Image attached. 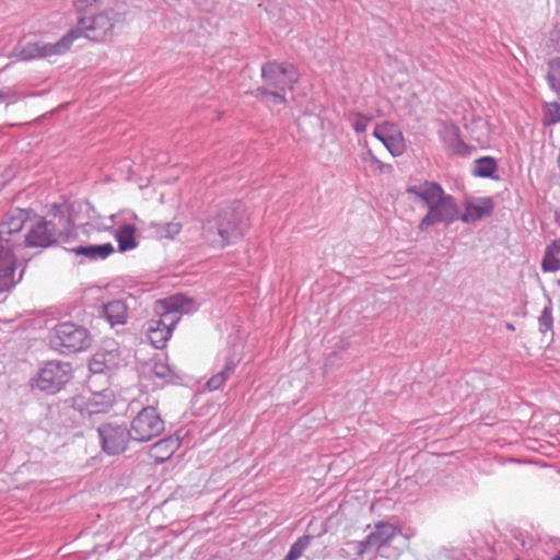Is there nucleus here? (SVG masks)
<instances>
[{"label":"nucleus","instance_id":"nucleus-1","mask_svg":"<svg viewBox=\"0 0 560 560\" xmlns=\"http://www.w3.org/2000/svg\"><path fill=\"white\" fill-rule=\"evenodd\" d=\"M260 79V85L254 91L255 97L272 105H284L287 93L294 90L300 73L291 62L268 60L261 65Z\"/></svg>","mask_w":560,"mask_h":560},{"label":"nucleus","instance_id":"nucleus-11","mask_svg":"<svg viewBox=\"0 0 560 560\" xmlns=\"http://www.w3.org/2000/svg\"><path fill=\"white\" fill-rule=\"evenodd\" d=\"M458 218V211L454 199L444 196L436 203L429 208L428 213L420 222V229L424 230L436 223H452Z\"/></svg>","mask_w":560,"mask_h":560},{"label":"nucleus","instance_id":"nucleus-8","mask_svg":"<svg viewBox=\"0 0 560 560\" xmlns=\"http://www.w3.org/2000/svg\"><path fill=\"white\" fill-rule=\"evenodd\" d=\"M27 220L24 210H16L0 223V247L21 254L23 250L21 231Z\"/></svg>","mask_w":560,"mask_h":560},{"label":"nucleus","instance_id":"nucleus-4","mask_svg":"<svg viewBox=\"0 0 560 560\" xmlns=\"http://www.w3.org/2000/svg\"><path fill=\"white\" fill-rule=\"evenodd\" d=\"M124 20V14L115 11L113 8L88 11L79 14V27L72 31L80 32V37L84 36L90 40L103 43L115 35L117 26Z\"/></svg>","mask_w":560,"mask_h":560},{"label":"nucleus","instance_id":"nucleus-15","mask_svg":"<svg viewBox=\"0 0 560 560\" xmlns=\"http://www.w3.org/2000/svg\"><path fill=\"white\" fill-rule=\"evenodd\" d=\"M115 402V395L110 388L101 392L90 393L84 397L82 409L89 415H97L108 412Z\"/></svg>","mask_w":560,"mask_h":560},{"label":"nucleus","instance_id":"nucleus-29","mask_svg":"<svg viewBox=\"0 0 560 560\" xmlns=\"http://www.w3.org/2000/svg\"><path fill=\"white\" fill-rule=\"evenodd\" d=\"M497 171L495 160L485 156L475 162L474 174L476 176L489 177Z\"/></svg>","mask_w":560,"mask_h":560},{"label":"nucleus","instance_id":"nucleus-27","mask_svg":"<svg viewBox=\"0 0 560 560\" xmlns=\"http://www.w3.org/2000/svg\"><path fill=\"white\" fill-rule=\"evenodd\" d=\"M469 133L472 140L479 144H485L490 139V127L489 124L481 119H475L468 127Z\"/></svg>","mask_w":560,"mask_h":560},{"label":"nucleus","instance_id":"nucleus-14","mask_svg":"<svg viewBox=\"0 0 560 560\" xmlns=\"http://www.w3.org/2000/svg\"><path fill=\"white\" fill-rule=\"evenodd\" d=\"M54 242V230L46 221L35 222L22 240L25 247H47Z\"/></svg>","mask_w":560,"mask_h":560},{"label":"nucleus","instance_id":"nucleus-18","mask_svg":"<svg viewBox=\"0 0 560 560\" xmlns=\"http://www.w3.org/2000/svg\"><path fill=\"white\" fill-rule=\"evenodd\" d=\"M80 38V32L69 31L55 44L37 42L38 58L60 56L70 50L74 40Z\"/></svg>","mask_w":560,"mask_h":560},{"label":"nucleus","instance_id":"nucleus-19","mask_svg":"<svg viewBox=\"0 0 560 560\" xmlns=\"http://www.w3.org/2000/svg\"><path fill=\"white\" fill-rule=\"evenodd\" d=\"M180 445L182 435L179 432H176L175 434L154 443L150 448L149 455L156 463H163L171 458L172 455L180 447Z\"/></svg>","mask_w":560,"mask_h":560},{"label":"nucleus","instance_id":"nucleus-16","mask_svg":"<svg viewBox=\"0 0 560 560\" xmlns=\"http://www.w3.org/2000/svg\"><path fill=\"white\" fill-rule=\"evenodd\" d=\"M121 357L118 349L97 351L90 360V371L95 374L113 372L119 368Z\"/></svg>","mask_w":560,"mask_h":560},{"label":"nucleus","instance_id":"nucleus-28","mask_svg":"<svg viewBox=\"0 0 560 560\" xmlns=\"http://www.w3.org/2000/svg\"><path fill=\"white\" fill-rule=\"evenodd\" d=\"M546 80L550 89L560 95V56L547 62Z\"/></svg>","mask_w":560,"mask_h":560},{"label":"nucleus","instance_id":"nucleus-39","mask_svg":"<svg viewBox=\"0 0 560 560\" xmlns=\"http://www.w3.org/2000/svg\"><path fill=\"white\" fill-rule=\"evenodd\" d=\"M508 328L511 329V330H514V327L511 324L508 325Z\"/></svg>","mask_w":560,"mask_h":560},{"label":"nucleus","instance_id":"nucleus-32","mask_svg":"<svg viewBox=\"0 0 560 560\" xmlns=\"http://www.w3.org/2000/svg\"><path fill=\"white\" fill-rule=\"evenodd\" d=\"M182 231V223L178 221H171L160 226L159 234L163 238L173 240Z\"/></svg>","mask_w":560,"mask_h":560},{"label":"nucleus","instance_id":"nucleus-38","mask_svg":"<svg viewBox=\"0 0 560 560\" xmlns=\"http://www.w3.org/2000/svg\"><path fill=\"white\" fill-rule=\"evenodd\" d=\"M552 560H560V551L552 558Z\"/></svg>","mask_w":560,"mask_h":560},{"label":"nucleus","instance_id":"nucleus-12","mask_svg":"<svg viewBox=\"0 0 560 560\" xmlns=\"http://www.w3.org/2000/svg\"><path fill=\"white\" fill-rule=\"evenodd\" d=\"M373 136L380 140L393 156L401 155L406 150L405 140L399 128L393 122L377 124Z\"/></svg>","mask_w":560,"mask_h":560},{"label":"nucleus","instance_id":"nucleus-24","mask_svg":"<svg viewBox=\"0 0 560 560\" xmlns=\"http://www.w3.org/2000/svg\"><path fill=\"white\" fill-rule=\"evenodd\" d=\"M104 314L112 326L121 325L127 320L128 308L122 301L116 300L104 306Z\"/></svg>","mask_w":560,"mask_h":560},{"label":"nucleus","instance_id":"nucleus-20","mask_svg":"<svg viewBox=\"0 0 560 560\" xmlns=\"http://www.w3.org/2000/svg\"><path fill=\"white\" fill-rule=\"evenodd\" d=\"M439 135L444 142L445 150L453 154L464 152L465 143L460 139L459 128L450 122H443L439 130Z\"/></svg>","mask_w":560,"mask_h":560},{"label":"nucleus","instance_id":"nucleus-30","mask_svg":"<svg viewBox=\"0 0 560 560\" xmlns=\"http://www.w3.org/2000/svg\"><path fill=\"white\" fill-rule=\"evenodd\" d=\"M542 124L546 126L560 122V102H550L544 105Z\"/></svg>","mask_w":560,"mask_h":560},{"label":"nucleus","instance_id":"nucleus-40","mask_svg":"<svg viewBox=\"0 0 560 560\" xmlns=\"http://www.w3.org/2000/svg\"><path fill=\"white\" fill-rule=\"evenodd\" d=\"M558 284H559V287H560V279L558 280Z\"/></svg>","mask_w":560,"mask_h":560},{"label":"nucleus","instance_id":"nucleus-31","mask_svg":"<svg viewBox=\"0 0 560 560\" xmlns=\"http://www.w3.org/2000/svg\"><path fill=\"white\" fill-rule=\"evenodd\" d=\"M312 537L304 535L296 539V541L290 547L288 555L284 560H296L299 559L304 550L310 546Z\"/></svg>","mask_w":560,"mask_h":560},{"label":"nucleus","instance_id":"nucleus-21","mask_svg":"<svg viewBox=\"0 0 560 560\" xmlns=\"http://www.w3.org/2000/svg\"><path fill=\"white\" fill-rule=\"evenodd\" d=\"M407 192L421 199L429 206V208L445 196L443 189L438 184L429 182L410 186L407 188Z\"/></svg>","mask_w":560,"mask_h":560},{"label":"nucleus","instance_id":"nucleus-17","mask_svg":"<svg viewBox=\"0 0 560 560\" xmlns=\"http://www.w3.org/2000/svg\"><path fill=\"white\" fill-rule=\"evenodd\" d=\"M21 254L0 247V292L10 289L14 283L16 259Z\"/></svg>","mask_w":560,"mask_h":560},{"label":"nucleus","instance_id":"nucleus-33","mask_svg":"<svg viewBox=\"0 0 560 560\" xmlns=\"http://www.w3.org/2000/svg\"><path fill=\"white\" fill-rule=\"evenodd\" d=\"M37 42H31L25 44L18 52V58L23 61H28L38 58Z\"/></svg>","mask_w":560,"mask_h":560},{"label":"nucleus","instance_id":"nucleus-36","mask_svg":"<svg viewBox=\"0 0 560 560\" xmlns=\"http://www.w3.org/2000/svg\"><path fill=\"white\" fill-rule=\"evenodd\" d=\"M153 373H154V375H156L158 377H161V378H167L172 375L171 369L168 368L167 364H165L163 362L154 363Z\"/></svg>","mask_w":560,"mask_h":560},{"label":"nucleus","instance_id":"nucleus-13","mask_svg":"<svg viewBox=\"0 0 560 560\" xmlns=\"http://www.w3.org/2000/svg\"><path fill=\"white\" fill-rule=\"evenodd\" d=\"M106 231L114 234L118 242L119 252H127L137 247L136 241V226L132 224H125L117 230L112 226L98 228L94 224H88L86 233L89 236L94 235L96 232Z\"/></svg>","mask_w":560,"mask_h":560},{"label":"nucleus","instance_id":"nucleus-37","mask_svg":"<svg viewBox=\"0 0 560 560\" xmlns=\"http://www.w3.org/2000/svg\"><path fill=\"white\" fill-rule=\"evenodd\" d=\"M8 96V93L0 91V104L4 102Z\"/></svg>","mask_w":560,"mask_h":560},{"label":"nucleus","instance_id":"nucleus-3","mask_svg":"<svg viewBox=\"0 0 560 560\" xmlns=\"http://www.w3.org/2000/svg\"><path fill=\"white\" fill-rule=\"evenodd\" d=\"M191 307L192 302L180 294L159 301L155 305L158 318H152L147 324L145 334L151 345L156 349H163L180 320L182 314L189 312Z\"/></svg>","mask_w":560,"mask_h":560},{"label":"nucleus","instance_id":"nucleus-2","mask_svg":"<svg viewBox=\"0 0 560 560\" xmlns=\"http://www.w3.org/2000/svg\"><path fill=\"white\" fill-rule=\"evenodd\" d=\"M246 210L241 203L230 205L219 210L202 225L205 242L215 248H223L232 238L243 236L247 230Z\"/></svg>","mask_w":560,"mask_h":560},{"label":"nucleus","instance_id":"nucleus-7","mask_svg":"<svg viewBox=\"0 0 560 560\" xmlns=\"http://www.w3.org/2000/svg\"><path fill=\"white\" fill-rule=\"evenodd\" d=\"M164 431V420L154 407L142 408L130 423V438L137 442H148Z\"/></svg>","mask_w":560,"mask_h":560},{"label":"nucleus","instance_id":"nucleus-23","mask_svg":"<svg viewBox=\"0 0 560 560\" xmlns=\"http://www.w3.org/2000/svg\"><path fill=\"white\" fill-rule=\"evenodd\" d=\"M77 255L86 257L90 260L106 259L115 248L110 242L100 245L79 246L73 249Z\"/></svg>","mask_w":560,"mask_h":560},{"label":"nucleus","instance_id":"nucleus-9","mask_svg":"<svg viewBox=\"0 0 560 560\" xmlns=\"http://www.w3.org/2000/svg\"><path fill=\"white\" fill-rule=\"evenodd\" d=\"M54 342L69 351H81L89 347L90 338L85 328L66 322L54 328Z\"/></svg>","mask_w":560,"mask_h":560},{"label":"nucleus","instance_id":"nucleus-25","mask_svg":"<svg viewBox=\"0 0 560 560\" xmlns=\"http://www.w3.org/2000/svg\"><path fill=\"white\" fill-rule=\"evenodd\" d=\"M541 269L552 272L560 270V240L553 241L547 246L541 261Z\"/></svg>","mask_w":560,"mask_h":560},{"label":"nucleus","instance_id":"nucleus-10","mask_svg":"<svg viewBox=\"0 0 560 560\" xmlns=\"http://www.w3.org/2000/svg\"><path fill=\"white\" fill-rule=\"evenodd\" d=\"M102 450L108 455H118L128 447L130 438L126 427L105 423L98 428Z\"/></svg>","mask_w":560,"mask_h":560},{"label":"nucleus","instance_id":"nucleus-35","mask_svg":"<svg viewBox=\"0 0 560 560\" xmlns=\"http://www.w3.org/2000/svg\"><path fill=\"white\" fill-rule=\"evenodd\" d=\"M539 326L542 332L551 331L553 326L552 311L546 306L539 316Z\"/></svg>","mask_w":560,"mask_h":560},{"label":"nucleus","instance_id":"nucleus-5","mask_svg":"<svg viewBox=\"0 0 560 560\" xmlns=\"http://www.w3.org/2000/svg\"><path fill=\"white\" fill-rule=\"evenodd\" d=\"M401 528L389 523L378 522L373 530L359 542L358 555L374 550L381 558L396 560L404 550V547L395 545L397 538L401 537Z\"/></svg>","mask_w":560,"mask_h":560},{"label":"nucleus","instance_id":"nucleus-22","mask_svg":"<svg viewBox=\"0 0 560 560\" xmlns=\"http://www.w3.org/2000/svg\"><path fill=\"white\" fill-rule=\"evenodd\" d=\"M493 210V203L491 199L486 198L478 200L477 202L468 203L462 220L465 222H471L491 214Z\"/></svg>","mask_w":560,"mask_h":560},{"label":"nucleus","instance_id":"nucleus-26","mask_svg":"<svg viewBox=\"0 0 560 560\" xmlns=\"http://www.w3.org/2000/svg\"><path fill=\"white\" fill-rule=\"evenodd\" d=\"M235 371V362L233 360H228L224 364L222 371L212 375L208 382L206 383V388L209 392L221 389L225 382L233 375Z\"/></svg>","mask_w":560,"mask_h":560},{"label":"nucleus","instance_id":"nucleus-34","mask_svg":"<svg viewBox=\"0 0 560 560\" xmlns=\"http://www.w3.org/2000/svg\"><path fill=\"white\" fill-rule=\"evenodd\" d=\"M352 128L355 132H364L368 128L370 118L361 113H351L349 115Z\"/></svg>","mask_w":560,"mask_h":560},{"label":"nucleus","instance_id":"nucleus-6","mask_svg":"<svg viewBox=\"0 0 560 560\" xmlns=\"http://www.w3.org/2000/svg\"><path fill=\"white\" fill-rule=\"evenodd\" d=\"M71 378L72 368L70 363L50 361L33 378L32 387L46 394H57Z\"/></svg>","mask_w":560,"mask_h":560}]
</instances>
